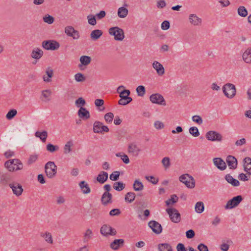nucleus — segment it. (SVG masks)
<instances>
[{
	"mask_svg": "<svg viewBox=\"0 0 251 251\" xmlns=\"http://www.w3.org/2000/svg\"><path fill=\"white\" fill-rule=\"evenodd\" d=\"M57 166L52 161H49L45 166L46 176L50 178H53L57 173Z\"/></svg>",
	"mask_w": 251,
	"mask_h": 251,
	"instance_id": "nucleus-1",
	"label": "nucleus"
},
{
	"mask_svg": "<svg viewBox=\"0 0 251 251\" xmlns=\"http://www.w3.org/2000/svg\"><path fill=\"white\" fill-rule=\"evenodd\" d=\"M108 32L110 35L114 36V39L116 41H122L125 38L123 29L118 26L110 28Z\"/></svg>",
	"mask_w": 251,
	"mask_h": 251,
	"instance_id": "nucleus-2",
	"label": "nucleus"
},
{
	"mask_svg": "<svg viewBox=\"0 0 251 251\" xmlns=\"http://www.w3.org/2000/svg\"><path fill=\"white\" fill-rule=\"evenodd\" d=\"M179 179L180 181L189 188H193L195 186V180L193 177L188 174H185L181 175Z\"/></svg>",
	"mask_w": 251,
	"mask_h": 251,
	"instance_id": "nucleus-3",
	"label": "nucleus"
},
{
	"mask_svg": "<svg viewBox=\"0 0 251 251\" xmlns=\"http://www.w3.org/2000/svg\"><path fill=\"white\" fill-rule=\"evenodd\" d=\"M223 91L225 95L228 98L231 99L236 94L235 86L231 83L225 84L223 87Z\"/></svg>",
	"mask_w": 251,
	"mask_h": 251,
	"instance_id": "nucleus-4",
	"label": "nucleus"
},
{
	"mask_svg": "<svg viewBox=\"0 0 251 251\" xmlns=\"http://www.w3.org/2000/svg\"><path fill=\"white\" fill-rule=\"evenodd\" d=\"M166 211L172 222L178 223L180 221V214L176 209L174 208H168L166 209Z\"/></svg>",
	"mask_w": 251,
	"mask_h": 251,
	"instance_id": "nucleus-5",
	"label": "nucleus"
},
{
	"mask_svg": "<svg viewBox=\"0 0 251 251\" xmlns=\"http://www.w3.org/2000/svg\"><path fill=\"white\" fill-rule=\"evenodd\" d=\"M42 47L47 50H55L60 47L59 43L55 40H46L42 43Z\"/></svg>",
	"mask_w": 251,
	"mask_h": 251,
	"instance_id": "nucleus-6",
	"label": "nucleus"
},
{
	"mask_svg": "<svg viewBox=\"0 0 251 251\" xmlns=\"http://www.w3.org/2000/svg\"><path fill=\"white\" fill-rule=\"evenodd\" d=\"M243 200V198L241 195L234 197L227 202L225 208L226 209L233 208L237 206Z\"/></svg>",
	"mask_w": 251,
	"mask_h": 251,
	"instance_id": "nucleus-7",
	"label": "nucleus"
},
{
	"mask_svg": "<svg viewBox=\"0 0 251 251\" xmlns=\"http://www.w3.org/2000/svg\"><path fill=\"white\" fill-rule=\"evenodd\" d=\"M12 179L11 175L7 172H0V186H6L11 183Z\"/></svg>",
	"mask_w": 251,
	"mask_h": 251,
	"instance_id": "nucleus-8",
	"label": "nucleus"
},
{
	"mask_svg": "<svg viewBox=\"0 0 251 251\" xmlns=\"http://www.w3.org/2000/svg\"><path fill=\"white\" fill-rule=\"evenodd\" d=\"M100 232L104 236H113L117 233L116 230L108 225H103L100 228Z\"/></svg>",
	"mask_w": 251,
	"mask_h": 251,
	"instance_id": "nucleus-9",
	"label": "nucleus"
},
{
	"mask_svg": "<svg viewBox=\"0 0 251 251\" xmlns=\"http://www.w3.org/2000/svg\"><path fill=\"white\" fill-rule=\"evenodd\" d=\"M64 32L68 36L72 37L74 40H77L80 37L79 31L75 30L72 26H66Z\"/></svg>",
	"mask_w": 251,
	"mask_h": 251,
	"instance_id": "nucleus-10",
	"label": "nucleus"
},
{
	"mask_svg": "<svg viewBox=\"0 0 251 251\" xmlns=\"http://www.w3.org/2000/svg\"><path fill=\"white\" fill-rule=\"evenodd\" d=\"M9 186L12 189L13 194L16 196H21L24 191L21 184L16 181L9 183Z\"/></svg>",
	"mask_w": 251,
	"mask_h": 251,
	"instance_id": "nucleus-11",
	"label": "nucleus"
},
{
	"mask_svg": "<svg viewBox=\"0 0 251 251\" xmlns=\"http://www.w3.org/2000/svg\"><path fill=\"white\" fill-rule=\"evenodd\" d=\"M207 140L211 141L221 142L223 137L221 134L215 131H209L205 135Z\"/></svg>",
	"mask_w": 251,
	"mask_h": 251,
	"instance_id": "nucleus-12",
	"label": "nucleus"
},
{
	"mask_svg": "<svg viewBox=\"0 0 251 251\" xmlns=\"http://www.w3.org/2000/svg\"><path fill=\"white\" fill-rule=\"evenodd\" d=\"M150 100L153 103H155L159 105H166L165 100L163 97L158 93H156L151 95Z\"/></svg>",
	"mask_w": 251,
	"mask_h": 251,
	"instance_id": "nucleus-13",
	"label": "nucleus"
},
{
	"mask_svg": "<svg viewBox=\"0 0 251 251\" xmlns=\"http://www.w3.org/2000/svg\"><path fill=\"white\" fill-rule=\"evenodd\" d=\"M93 131L97 133H102V132L109 131L108 127L103 125L102 123L99 121H96L94 124Z\"/></svg>",
	"mask_w": 251,
	"mask_h": 251,
	"instance_id": "nucleus-14",
	"label": "nucleus"
},
{
	"mask_svg": "<svg viewBox=\"0 0 251 251\" xmlns=\"http://www.w3.org/2000/svg\"><path fill=\"white\" fill-rule=\"evenodd\" d=\"M148 225L152 229V231L157 234H160L162 231V227L161 225L155 221H151L149 222Z\"/></svg>",
	"mask_w": 251,
	"mask_h": 251,
	"instance_id": "nucleus-15",
	"label": "nucleus"
},
{
	"mask_svg": "<svg viewBox=\"0 0 251 251\" xmlns=\"http://www.w3.org/2000/svg\"><path fill=\"white\" fill-rule=\"evenodd\" d=\"M226 162L230 169H235L237 167V159L233 156L228 155L226 157Z\"/></svg>",
	"mask_w": 251,
	"mask_h": 251,
	"instance_id": "nucleus-16",
	"label": "nucleus"
},
{
	"mask_svg": "<svg viewBox=\"0 0 251 251\" xmlns=\"http://www.w3.org/2000/svg\"><path fill=\"white\" fill-rule=\"evenodd\" d=\"M214 164L220 170H225L226 165L225 161L221 158H215L213 159Z\"/></svg>",
	"mask_w": 251,
	"mask_h": 251,
	"instance_id": "nucleus-17",
	"label": "nucleus"
},
{
	"mask_svg": "<svg viewBox=\"0 0 251 251\" xmlns=\"http://www.w3.org/2000/svg\"><path fill=\"white\" fill-rule=\"evenodd\" d=\"M189 21L193 25L199 26L201 24L202 20L196 14H192L189 16Z\"/></svg>",
	"mask_w": 251,
	"mask_h": 251,
	"instance_id": "nucleus-18",
	"label": "nucleus"
},
{
	"mask_svg": "<svg viewBox=\"0 0 251 251\" xmlns=\"http://www.w3.org/2000/svg\"><path fill=\"white\" fill-rule=\"evenodd\" d=\"M78 115L83 120H87L90 118V115L88 110L83 107H80L78 111Z\"/></svg>",
	"mask_w": 251,
	"mask_h": 251,
	"instance_id": "nucleus-19",
	"label": "nucleus"
},
{
	"mask_svg": "<svg viewBox=\"0 0 251 251\" xmlns=\"http://www.w3.org/2000/svg\"><path fill=\"white\" fill-rule=\"evenodd\" d=\"M112 195L111 193L108 192H105L102 195L101 198V203L104 205H106L107 204L112 202Z\"/></svg>",
	"mask_w": 251,
	"mask_h": 251,
	"instance_id": "nucleus-20",
	"label": "nucleus"
},
{
	"mask_svg": "<svg viewBox=\"0 0 251 251\" xmlns=\"http://www.w3.org/2000/svg\"><path fill=\"white\" fill-rule=\"evenodd\" d=\"M124 244L123 239H115L110 244V247L113 250H117L120 247H123Z\"/></svg>",
	"mask_w": 251,
	"mask_h": 251,
	"instance_id": "nucleus-21",
	"label": "nucleus"
},
{
	"mask_svg": "<svg viewBox=\"0 0 251 251\" xmlns=\"http://www.w3.org/2000/svg\"><path fill=\"white\" fill-rule=\"evenodd\" d=\"M152 67L156 71L157 74L159 75H162L164 74V68L163 65L158 61H154L152 63Z\"/></svg>",
	"mask_w": 251,
	"mask_h": 251,
	"instance_id": "nucleus-22",
	"label": "nucleus"
},
{
	"mask_svg": "<svg viewBox=\"0 0 251 251\" xmlns=\"http://www.w3.org/2000/svg\"><path fill=\"white\" fill-rule=\"evenodd\" d=\"M243 60L247 64H251V47L248 48L243 53Z\"/></svg>",
	"mask_w": 251,
	"mask_h": 251,
	"instance_id": "nucleus-23",
	"label": "nucleus"
},
{
	"mask_svg": "<svg viewBox=\"0 0 251 251\" xmlns=\"http://www.w3.org/2000/svg\"><path fill=\"white\" fill-rule=\"evenodd\" d=\"M108 174L104 171L100 172L97 177V180L100 183H104L108 179Z\"/></svg>",
	"mask_w": 251,
	"mask_h": 251,
	"instance_id": "nucleus-24",
	"label": "nucleus"
},
{
	"mask_svg": "<svg viewBox=\"0 0 251 251\" xmlns=\"http://www.w3.org/2000/svg\"><path fill=\"white\" fill-rule=\"evenodd\" d=\"M244 171L251 175V158L249 157H247L244 158Z\"/></svg>",
	"mask_w": 251,
	"mask_h": 251,
	"instance_id": "nucleus-25",
	"label": "nucleus"
},
{
	"mask_svg": "<svg viewBox=\"0 0 251 251\" xmlns=\"http://www.w3.org/2000/svg\"><path fill=\"white\" fill-rule=\"evenodd\" d=\"M79 186L80 187L82 193L84 194H88L90 193L91 189L89 186V185L85 181H81L79 183Z\"/></svg>",
	"mask_w": 251,
	"mask_h": 251,
	"instance_id": "nucleus-26",
	"label": "nucleus"
},
{
	"mask_svg": "<svg viewBox=\"0 0 251 251\" xmlns=\"http://www.w3.org/2000/svg\"><path fill=\"white\" fill-rule=\"evenodd\" d=\"M93 236V233L92 230L90 228L87 229L83 234V243H88L92 238Z\"/></svg>",
	"mask_w": 251,
	"mask_h": 251,
	"instance_id": "nucleus-27",
	"label": "nucleus"
},
{
	"mask_svg": "<svg viewBox=\"0 0 251 251\" xmlns=\"http://www.w3.org/2000/svg\"><path fill=\"white\" fill-rule=\"evenodd\" d=\"M40 236L43 238L48 243L50 244L53 243L52 236L50 232L48 231L42 232L40 233Z\"/></svg>",
	"mask_w": 251,
	"mask_h": 251,
	"instance_id": "nucleus-28",
	"label": "nucleus"
},
{
	"mask_svg": "<svg viewBox=\"0 0 251 251\" xmlns=\"http://www.w3.org/2000/svg\"><path fill=\"white\" fill-rule=\"evenodd\" d=\"M226 180L233 186H238L240 185L239 181L234 178L230 174H227L225 176Z\"/></svg>",
	"mask_w": 251,
	"mask_h": 251,
	"instance_id": "nucleus-29",
	"label": "nucleus"
},
{
	"mask_svg": "<svg viewBox=\"0 0 251 251\" xmlns=\"http://www.w3.org/2000/svg\"><path fill=\"white\" fill-rule=\"evenodd\" d=\"M43 55V51L39 48H36L32 50L31 52V57L36 59H39L42 57Z\"/></svg>",
	"mask_w": 251,
	"mask_h": 251,
	"instance_id": "nucleus-30",
	"label": "nucleus"
},
{
	"mask_svg": "<svg viewBox=\"0 0 251 251\" xmlns=\"http://www.w3.org/2000/svg\"><path fill=\"white\" fill-rule=\"evenodd\" d=\"M102 33L103 32L101 30L95 29L91 32L90 37L93 40L96 41L102 36Z\"/></svg>",
	"mask_w": 251,
	"mask_h": 251,
	"instance_id": "nucleus-31",
	"label": "nucleus"
},
{
	"mask_svg": "<svg viewBox=\"0 0 251 251\" xmlns=\"http://www.w3.org/2000/svg\"><path fill=\"white\" fill-rule=\"evenodd\" d=\"M128 152L132 153L135 155H138L141 150L136 145L131 144L128 146Z\"/></svg>",
	"mask_w": 251,
	"mask_h": 251,
	"instance_id": "nucleus-32",
	"label": "nucleus"
},
{
	"mask_svg": "<svg viewBox=\"0 0 251 251\" xmlns=\"http://www.w3.org/2000/svg\"><path fill=\"white\" fill-rule=\"evenodd\" d=\"M46 74L48 75V77L44 75L43 77L44 81L47 82L51 81L50 78L52 77L53 75V70L50 67H48L46 70Z\"/></svg>",
	"mask_w": 251,
	"mask_h": 251,
	"instance_id": "nucleus-33",
	"label": "nucleus"
},
{
	"mask_svg": "<svg viewBox=\"0 0 251 251\" xmlns=\"http://www.w3.org/2000/svg\"><path fill=\"white\" fill-rule=\"evenodd\" d=\"M136 197L135 194L134 192H129L127 193L125 196V200L128 203H132Z\"/></svg>",
	"mask_w": 251,
	"mask_h": 251,
	"instance_id": "nucleus-34",
	"label": "nucleus"
},
{
	"mask_svg": "<svg viewBox=\"0 0 251 251\" xmlns=\"http://www.w3.org/2000/svg\"><path fill=\"white\" fill-rule=\"evenodd\" d=\"M133 189L135 191H141L144 189V185L139 179H136L133 185Z\"/></svg>",
	"mask_w": 251,
	"mask_h": 251,
	"instance_id": "nucleus-35",
	"label": "nucleus"
},
{
	"mask_svg": "<svg viewBox=\"0 0 251 251\" xmlns=\"http://www.w3.org/2000/svg\"><path fill=\"white\" fill-rule=\"evenodd\" d=\"M35 135L36 137L40 138L43 142H45L48 137V132L45 130L42 132L38 131L35 132Z\"/></svg>",
	"mask_w": 251,
	"mask_h": 251,
	"instance_id": "nucleus-36",
	"label": "nucleus"
},
{
	"mask_svg": "<svg viewBox=\"0 0 251 251\" xmlns=\"http://www.w3.org/2000/svg\"><path fill=\"white\" fill-rule=\"evenodd\" d=\"M126 185L123 182L118 181L114 183L113 187L117 191H121L125 188Z\"/></svg>",
	"mask_w": 251,
	"mask_h": 251,
	"instance_id": "nucleus-37",
	"label": "nucleus"
},
{
	"mask_svg": "<svg viewBox=\"0 0 251 251\" xmlns=\"http://www.w3.org/2000/svg\"><path fill=\"white\" fill-rule=\"evenodd\" d=\"M16 161H16V160H9L8 161H6L4 163V166L10 172L15 171V167L13 166L12 164H13L14 162L16 163Z\"/></svg>",
	"mask_w": 251,
	"mask_h": 251,
	"instance_id": "nucleus-38",
	"label": "nucleus"
},
{
	"mask_svg": "<svg viewBox=\"0 0 251 251\" xmlns=\"http://www.w3.org/2000/svg\"><path fill=\"white\" fill-rule=\"evenodd\" d=\"M128 14V10L124 7H120L118 10V15L119 17L125 18Z\"/></svg>",
	"mask_w": 251,
	"mask_h": 251,
	"instance_id": "nucleus-39",
	"label": "nucleus"
},
{
	"mask_svg": "<svg viewBox=\"0 0 251 251\" xmlns=\"http://www.w3.org/2000/svg\"><path fill=\"white\" fill-rule=\"evenodd\" d=\"M79 60L82 65L87 66L91 63V58L89 56L83 55L80 57Z\"/></svg>",
	"mask_w": 251,
	"mask_h": 251,
	"instance_id": "nucleus-40",
	"label": "nucleus"
},
{
	"mask_svg": "<svg viewBox=\"0 0 251 251\" xmlns=\"http://www.w3.org/2000/svg\"><path fill=\"white\" fill-rule=\"evenodd\" d=\"M158 249L160 251H173L171 246L168 243L159 244Z\"/></svg>",
	"mask_w": 251,
	"mask_h": 251,
	"instance_id": "nucleus-41",
	"label": "nucleus"
},
{
	"mask_svg": "<svg viewBox=\"0 0 251 251\" xmlns=\"http://www.w3.org/2000/svg\"><path fill=\"white\" fill-rule=\"evenodd\" d=\"M132 100L131 97H122L118 101V104L122 105H126L130 103Z\"/></svg>",
	"mask_w": 251,
	"mask_h": 251,
	"instance_id": "nucleus-42",
	"label": "nucleus"
},
{
	"mask_svg": "<svg viewBox=\"0 0 251 251\" xmlns=\"http://www.w3.org/2000/svg\"><path fill=\"white\" fill-rule=\"evenodd\" d=\"M204 204L202 201L197 202L195 205V210L198 213H201L204 211Z\"/></svg>",
	"mask_w": 251,
	"mask_h": 251,
	"instance_id": "nucleus-43",
	"label": "nucleus"
},
{
	"mask_svg": "<svg viewBox=\"0 0 251 251\" xmlns=\"http://www.w3.org/2000/svg\"><path fill=\"white\" fill-rule=\"evenodd\" d=\"M238 14L239 16L245 17L248 15V11L245 7L243 6H239L237 10Z\"/></svg>",
	"mask_w": 251,
	"mask_h": 251,
	"instance_id": "nucleus-44",
	"label": "nucleus"
},
{
	"mask_svg": "<svg viewBox=\"0 0 251 251\" xmlns=\"http://www.w3.org/2000/svg\"><path fill=\"white\" fill-rule=\"evenodd\" d=\"M226 243H223L220 245V249L222 251H227L229 248V245L232 243V241L230 239H228L226 241Z\"/></svg>",
	"mask_w": 251,
	"mask_h": 251,
	"instance_id": "nucleus-45",
	"label": "nucleus"
},
{
	"mask_svg": "<svg viewBox=\"0 0 251 251\" xmlns=\"http://www.w3.org/2000/svg\"><path fill=\"white\" fill-rule=\"evenodd\" d=\"M11 160L17 161H16V163L14 162L13 164H12L13 166L15 167V171H18V170H20L23 169V165L21 160H20L18 159H11Z\"/></svg>",
	"mask_w": 251,
	"mask_h": 251,
	"instance_id": "nucleus-46",
	"label": "nucleus"
},
{
	"mask_svg": "<svg viewBox=\"0 0 251 251\" xmlns=\"http://www.w3.org/2000/svg\"><path fill=\"white\" fill-rule=\"evenodd\" d=\"M38 158V154H31L29 156L27 161V164L30 165L34 163Z\"/></svg>",
	"mask_w": 251,
	"mask_h": 251,
	"instance_id": "nucleus-47",
	"label": "nucleus"
},
{
	"mask_svg": "<svg viewBox=\"0 0 251 251\" xmlns=\"http://www.w3.org/2000/svg\"><path fill=\"white\" fill-rule=\"evenodd\" d=\"M136 92L138 96L143 97L146 93L145 87L143 85H140L137 87Z\"/></svg>",
	"mask_w": 251,
	"mask_h": 251,
	"instance_id": "nucleus-48",
	"label": "nucleus"
},
{
	"mask_svg": "<svg viewBox=\"0 0 251 251\" xmlns=\"http://www.w3.org/2000/svg\"><path fill=\"white\" fill-rule=\"evenodd\" d=\"M17 113V111L16 109H11L6 114V118L8 120H11L16 115Z\"/></svg>",
	"mask_w": 251,
	"mask_h": 251,
	"instance_id": "nucleus-49",
	"label": "nucleus"
},
{
	"mask_svg": "<svg viewBox=\"0 0 251 251\" xmlns=\"http://www.w3.org/2000/svg\"><path fill=\"white\" fill-rule=\"evenodd\" d=\"M75 79L77 82H81L85 80L86 77L83 74L79 73L75 75Z\"/></svg>",
	"mask_w": 251,
	"mask_h": 251,
	"instance_id": "nucleus-50",
	"label": "nucleus"
},
{
	"mask_svg": "<svg viewBox=\"0 0 251 251\" xmlns=\"http://www.w3.org/2000/svg\"><path fill=\"white\" fill-rule=\"evenodd\" d=\"M73 146V143L71 141H68L64 147V153H69L71 151V147Z\"/></svg>",
	"mask_w": 251,
	"mask_h": 251,
	"instance_id": "nucleus-51",
	"label": "nucleus"
},
{
	"mask_svg": "<svg viewBox=\"0 0 251 251\" xmlns=\"http://www.w3.org/2000/svg\"><path fill=\"white\" fill-rule=\"evenodd\" d=\"M43 21L48 24H51L54 21V18L49 14L46 15L43 18Z\"/></svg>",
	"mask_w": 251,
	"mask_h": 251,
	"instance_id": "nucleus-52",
	"label": "nucleus"
},
{
	"mask_svg": "<svg viewBox=\"0 0 251 251\" xmlns=\"http://www.w3.org/2000/svg\"><path fill=\"white\" fill-rule=\"evenodd\" d=\"M116 156L117 157H120L123 161L126 164L129 163V159L128 156L125 154H122L121 153H117L116 154Z\"/></svg>",
	"mask_w": 251,
	"mask_h": 251,
	"instance_id": "nucleus-53",
	"label": "nucleus"
},
{
	"mask_svg": "<svg viewBox=\"0 0 251 251\" xmlns=\"http://www.w3.org/2000/svg\"><path fill=\"white\" fill-rule=\"evenodd\" d=\"M51 92L50 90H43L42 92V96L45 99L44 100L49 101L50 100V96L51 95Z\"/></svg>",
	"mask_w": 251,
	"mask_h": 251,
	"instance_id": "nucleus-54",
	"label": "nucleus"
},
{
	"mask_svg": "<svg viewBox=\"0 0 251 251\" xmlns=\"http://www.w3.org/2000/svg\"><path fill=\"white\" fill-rule=\"evenodd\" d=\"M104 118L107 123H111L114 118V114L112 112H108L104 115Z\"/></svg>",
	"mask_w": 251,
	"mask_h": 251,
	"instance_id": "nucleus-55",
	"label": "nucleus"
},
{
	"mask_svg": "<svg viewBox=\"0 0 251 251\" xmlns=\"http://www.w3.org/2000/svg\"><path fill=\"white\" fill-rule=\"evenodd\" d=\"M189 131L190 133L194 137H198L200 135V132L199 131L198 128L197 127H191L189 128Z\"/></svg>",
	"mask_w": 251,
	"mask_h": 251,
	"instance_id": "nucleus-56",
	"label": "nucleus"
},
{
	"mask_svg": "<svg viewBox=\"0 0 251 251\" xmlns=\"http://www.w3.org/2000/svg\"><path fill=\"white\" fill-rule=\"evenodd\" d=\"M88 22L89 24L92 25H95L97 24L96 17L92 14H89L87 16Z\"/></svg>",
	"mask_w": 251,
	"mask_h": 251,
	"instance_id": "nucleus-57",
	"label": "nucleus"
},
{
	"mask_svg": "<svg viewBox=\"0 0 251 251\" xmlns=\"http://www.w3.org/2000/svg\"><path fill=\"white\" fill-rule=\"evenodd\" d=\"M120 173L119 171H114L109 176V178L112 181H117L119 178Z\"/></svg>",
	"mask_w": 251,
	"mask_h": 251,
	"instance_id": "nucleus-58",
	"label": "nucleus"
},
{
	"mask_svg": "<svg viewBox=\"0 0 251 251\" xmlns=\"http://www.w3.org/2000/svg\"><path fill=\"white\" fill-rule=\"evenodd\" d=\"M59 148L57 146L53 145L51 144H48L47 145V150L50 152H53L58 150Z\"/></svg>",
	"mask_w": 251,
	"mask_h": 251,
	"instance_id": "nucleus-59",
	"label": "nucleus"
},
{
	"mask_svg": "<svg viewBox=\"0 0 251 251\" xmlns=\"http://www.w3.org/2000/svg\"><path fill=\"white\" fill-rule=\"evenodd\" d=\"M161 162L163 165V166L166 168H168L170 166V158L168 157H164Z\"/></svg>",
	"mask_w": 251,
	"mask_h": 251,
	"instance_id": "nucleus-60",
	"label": "nucleus"
},
{
	"mask_svg": "<svg viewBox=\"0 0 251 251\" xmlns=\"http://www.w3.org/2000/svg\"><path fill=\"white\" fill-rule=\"evenodd\" d=\"M192 119L193 122L198 124L199 125H201L202 124L203 121L201 117L199 115H194L192 117Z\"/></svg>",
	"mask_w": 251,
	"mask_h": 251,
	"instance_id": "nucleus-61",
	"label": "nucleus"
},
{
	"mask_svg": "<svg viewBox=\"0 0 251 251\" xmlns=\"http://www.w3.org/2000/svg\"><path fill=\"white\" fill-rule=\"evenodd\" d=\"M130 94V92L129 90L125 89L120 92L119 96L122 99V97H129V96Z\"/></svg>",
	"mask_w": 251,
	"mask_h": 251,
	"instance_id": "nucleus-62",
	"label": "nucleus"
},
{
	"mask_svg": "<svg viewBox=\"0 0 251 251\" xmlns=\"http://www.w3.org/2000/svg\"><path fill=\"white\" fill-rule=\"evenodd\" d=\"M195 233L193 230L189 229L186 232V236L188 239H191L195 236Z\"/></svg>",
	"mask_w": 251,
	"mask_h": 251,
	"instance_id": "nucleus-63",
	"label": "nucleus"
},
{
	"mask_svg": "<svg viewBox=\"0 0 251 251\" xmlns=\"http://www.w3.org/2000/svg\"><path fill=\"white\" fill-rule=\"evenodd\" d=\"M198 249L199 251H208V247L203 244H200L198 245Z\"/></svg>",
	"mask_w": 251,
	"mask_h": 251,
	"instance_id": "nucleus-64",
	"label": "nucleus"
}]
</instances>
